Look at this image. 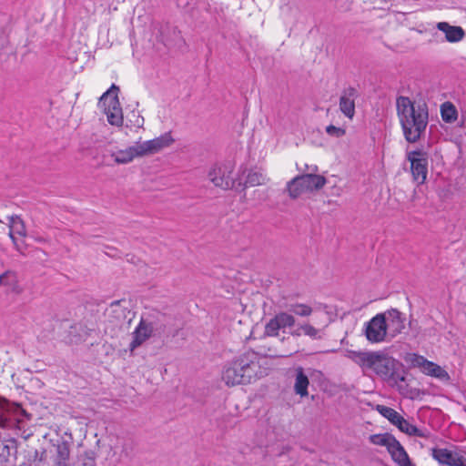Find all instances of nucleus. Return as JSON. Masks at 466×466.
<instances>
[{"label":"nucleus","instance_id":"f257e3e1","mask_svg":"<svg viewBox=\"0 0 466 466\" xmlns=\"http://www.w3.org/2000/svg\"><path fill=\"white\" fill-rule=\"evenodd\" d=\"M396 110L406 141L412 144L420 141L424 137L429 123L427 105L400 96L396 99Z\"/></svg>","mask_w":466,"mask_h":466},{"label":"nucleus","instance_id":"f03ea898","mask_svg":"<svg viewBox=\"0 0 466 466\" xmlns=\"http://www.w3.org/2000/svg\"><path fill=\"white\" fill-rule=\"evenodd\" d=\"M360 361L363 366L372 370L381 380L390 387H400L405 380L402 364L381 351L360 352Z\"/></svg>","mask_w":466,"mask_h":466},{"label":"nucleus","instance_id":"7ed1b4c3","mask_svg":"<svg viewBox=\"0 0 466 466\" xmlns=\"http://www.w3.org/2000/svg\"><path fill=\"white\" fill-rule=\"evenodd\" d=\"M257 363L248 356H241L227 365L222 380L228 386L249 383L256 372Z\"/></svg>","mask_w":466,"mask_h":466},{"label":"nucleus","instance_id":"20e7f679","mask_svg":"<svg viewBox=\"0 0 466 466\" xmlns=\"http://www.w3.org/2000/svg\"><path fill=\"white\" fill-rule=\"evenodd\" d=\"M326 182V178L320 175H299L288 182L287 191L292 199H296L304 193L322 188Z\"/></svg>","mask_w":466,"mask_h":466},{"label":"nucleus","instance_id":"39448f33","mask_svg":"<svg viewBox=\"0 0 466 466\" xmlns=\"http://www.w3.org/2000/svg\"><path fill=\"white\" fill-rule=\"evenodd\" d=\"M407 159L410 162V170L413 180L418 185L425 183L428 175V155L422 150H413L407 153Z\"/></svg>","mask_w":466,"mask_h":466},{"label":"nucleus","instance_id":"423d86ee","mask_svg":"<svg viewBox=\"0 0 466 466\" xmlns=\"http://www.w3.org/2000/svg\"><path fill=\"white\" fill-rule=\"evenodd\" d=\"M232 168L228 165H213L208 177L215 187L222 189H229L234 186V179L231 177Z\"/></svg>","mask_w":466,"mask_h":466},{"label":"nucleus","instance_id":"0eeeda50","mask_svg":"<svg viewBox=\"0 0 466 466\" xmlns=\"http://www.w3.org/2000/svg\"><path fill=\"white\" fill-rule=\"evenodd\" d=\"M365 335L367 339L372 343H379L386 340L389 334L382 313L377 314L369 322H367Z\"/></svg>","mask_w":466,"mask_h":466},{"label":"nucleus","instance_id":"6e6552de","mask_svg":"<svg viewBox=\"0 0 466 466\" xmlns=\"http://www.w3.org/2000/svg\"><path fill=\"white\" fill-rule=\"evenodd\" d=\"M295 324L296 319L293 314L284 311L279 312L267 322L264 333L269 337H277L280 329L293 328Z\"/></svg>","mask_w":466,"mask_h":466},{"label":"nucleus","instance_id":"1a4fd4ad","mask_svg":"<svg viewBox=\"0 0 466 466\" xmlns=\"http://www.w3.org/2000/svg\"><path fill=\"white\" fill-rule=\"evenodd\" d=\"M411 363L414 367L420 368V370L428 376H431L441 380H448L450 379L448 372L444 369L440 365L428 360L423 356L414 355Z\"/></svg>","mask_w":466,"mask_h":466},{"label":"nucleus","instance_id":"9d476101","mask_svg":"<svg viewBox=\"0 0 466 466\" xmlns=\"http://www.w3.org/2000/svg\"><path fill=\"white\" fill-rule=\"evenodd\" d=\"M382 315L385 319L386 329L390 338H394L400 334L405 329V317L397 309H390L384 312Z\"/></svg>","mask_w":466,"mask_h":466},{"label":"nucleus","instance_id":"9b49d317","mask_svg":"<svg viewBox=\"0 0 466 466\" xmlns=\"http://www.w3.org/2000/svg\"><path fill=\"white\" fill-rule=\"evenodd\" d=\"M174 142L169 132L161 135L151 140L139 142L141 151L144 156L155 154L165 147H169Z\"/></svg>","mask_w":466,"mask_h":466},{"label":"nucleus","instance_id":"f8f14e48","mask_svg":"<svg viewBox=\"0 0 466 466\" xmlns=\"http://www.w3.org/2000/svg\"><path fill=\"white\" fill-rule=\"evenodd\" d=\"M358 96L356 88L350 86L345 88L339 97V110L341 113L352 119L355 115V99Z\"/></svg>","mask_w":466,"mask_h":466},{"label":"nucleus","instance_id":"ddd939ff","mask_svg":"<svg viewBox=\"0 0 466 466\" xmlns=\"http://www.w3.org/2000/svg\"><path fill=\"white\" fill-rule=\"evenodd\" d=\"M152 336H156L152 331V327H150L147 322L144 320V318H142L135 330L132 332V341L129 344V350L133 352Z\"/></svg>","mask_w":466,"mask_h":466},{"label":"nucleus","instance_id":"4468645a","mask_svg":"<svg viewBox=\"0 0 466 466\" xmlns=\"http://www.w3.org/2000/svg\"><path fill=\"white\" fill-rule=\"evenodd\" d=\"M24 412L22 407L17 403H11L5 399L0 398V427H9L12 416Z\"/></svg>","mask_w":466,"mask_h":466},{"label":"nucleus","instance_id":"2eb2a0df","mask_svg":"<svg viewBox=\"0 0 466 466\" xmlns=\"http://www.w3.org/2000/svg\"><path fill=\"white\" fill-rule=\"evenodd\" d=\"M431 454L441 466H456L462 457L461 452L446 448H434Z\"/></svg>","mask_w":466,"mask_h":466},{"label":"nucleus","instance_id":"dca6fc26","mask_svg":"<svg viewBox=\"0 0 466 466\" xmlns=\"http://www.w3.org/2000/svg\"><path fill=\"white\" fill-rule=\"evenodd\" d=\"M119 88L117 86L113 84L106 93L100 98V103L105 107V113L107 115V112L115 113L116 110H122L120 106V103L117 97V92Z\"/></svg>","mask_w":466,"mask_h":466},{"label":"nucleus","instance_id":"f3484780","mask_svg":"<svg viewBox=\"0 0 466 466\" xmlns=\"http://www.w3.org/2000/svg\"><path fill=\"white\" fill-rule=\"evenodd\" d=\"M111 157L114 158L116 164H127L131 162L135 157H143V154L139 142H137L135 145L126 149L113 152Z\"/></svg>","mask_w":466,"mask_h":466},{"label":"nucleus","instance_id":"a211bd4d","mask_svg":"<svg viewBox=\"0 0 466 466\" xmlns=\"http://www.w3.org/2000/svg\"><path fill=\"white\" fill-rule=\"evenodd\" d=\"M8 219H9L8 226H9V229H10L9 234H8L9 238L12 239L15 249L19 252H22V249H21L20 246L18 245L15 235L25 237L26 236L25 225L23 219L19 216H16V215L9 217Z\"/></svg>","mask_w":466,"mask_h":466},{"label":"nucleus","instance_id":"6ab92c4d","mask_svg":"<svg viewBox=\"0 0 466 466\" xmlns=\"http://www.w3.org/2000/svg\"><path fill=\"white\" fill-rule=\"evenodd\" d=\"M167 315L160 311H153L149 313L144 320L152 327V331L157 335H161L166 331L167 323Z\"/></svg>","mask_w":466,"mask_h":466},{"label":"nucleus","instance_id":"aec40b11","mask_svg":"<svg viewBox=\"0 0 466 466\" xmlns=\"http://www.w3.org/2000/svg\"><path fill=\"white\" fill-rule=\"evenodd\" d=\"M388 451L398 466H415L399 441L396 440Z\"/></svg>","mask_w":466,"mask_h":466},{"label":"nucleus","instance_id":"412c9836","mask_svg":"<svg viewBox=\"0 0 466 466\" xmlns=\"http://www.w3.org/2000/svg\"><path fill=\"white\" fill-rule=\"evenodd\" d=\"M437 28L445 34L446 40L451 43L461 41L464 35V30L461 26L451 25L447 22H440Z\"/></svg>","mask_w":466,"mask_h":466},{"label":"nucleus","instance_id":"4be33fe9","mask_svg":"<svg viewBox=\"0 0 466 466\" xmlns=\"http://www.w3.org/2000/svg\"><path fill=\"white\" fill-rule=\"evenodd\" d=\"M290 334L293 337L308 336L311 339H320L322 338V329L315 328L309 321L299 323Z\"/></svg>","mask_w":466,"mask_h":466},{"label":"nucleus","instance_id":"5701e85b","mask_svg":"<svg viewBox=\"0 0 466 466\" xmlns=\"http://www.w3.org/2000/svg\"><path fill=\"white\" fill-rule=\"evenodd\" d=\"M295 373L294 391L301 398L307 397L309 395L308 388L309 385V380L305 374L302 367L296 368Z\"/></svg>","mask_w":466,"mask_h":466},{"label":"nucleus","instance_id":"b1692460","mask_svg":"<svg viewBox=\"0 0 466 466\" xmlns=\"http://www.w3.org/2000/svg\"><path fill=\"white\" fill-rule=\"evenodd\" d=\"M394 426H396L401 432L409 436L428 438L430 435L428 431L417 428L415 425L410 423L407 420H405L402 416L400 418V420Z\"/></svg>","mask_w":466,"mask_h":466},{"label":"nucleus","instance_id":"393cba45","mask_svg":"<svg viewBox=\"0 0 466 466\" xmlns=\"http://www.w3.org/2000/svg\"><path fill=\"white\" fill-rule=\"evenodd\" d=\"M55 466H69V445L66 441L57 443L55 447Z\"/></svg>","mask_w":466,"mask_h":466},{"label":"nucleus","instance_id":"a878e982","mask_svg":"<svg viewBox=\"0 0 466 466\" xmlns=\"http://www.w3.org/2000/svg\"><path fill=\"white\" fill-rule=\"evenodd\" d=\"M441 116L445 123H454L458 118L456 106L450 101L444 102L441 105Z\"/></svg>","mask_w":466,"mask_h":466},{"label":"nucleus","instance_id":"bb28decb","mask_svg":"<svg viewBox=\"0 0 466 466\" xmlns=\"http://www.w3.org/2000/svg\"><path fill=\"white\" fill-rule=\"evenodd\" d=\"M370 443L378 446L386 447L387 451L391 447V444L397 440L390 433L372 434L369 438Z\"/></svg>","mask_w":466,"mask_h":466},{"label":"nucleus","instance_id":"cd10ccee","mask_svg":"<svg viewBox=\"0 0 466 466\" xmlns=\"http://www.w3.org/2000/svg\"><path fill=\"white\" fill-rule=\"evenodd\" d=\"M17 276L15 271L6 270L0 274V286L8 288L11 290H15L17 287Z\"/></svg>","mask_w":466,"mask_h":466},{"label":"nucleus","instance_id":"c85d7f7f","mask_svg":"<svg viewBox=\"0 0 466 466\" xmlns=\"http://www.w3.org/2000/svg\"><path fill=\"white\" fill-rule=\"evenodd\" d=\"M376 410L381 416L386 418L392 425H395L401 417V415L397 410L388 406L378 405Z\"/></svg>","mask_w":466,"mask_h":466},{"label":"nucleus","instance_id":"c756f323","mask_svg":"<svg viewBox=\"0 0 466 466\" xmlns=\"http://www.w3.org/2000/svg\"><path fill=\"white\" fill-rule=\"evenodd\" d=\"M289 311L293 315L305 318L310 316L313 312V309L307 304L295 303L289 306Z\"/></svg>","mask_w":466,"mask_h":466},{"label":"nucleus","instance_id":"7c9ffc66","mask_svg":"<svg viewBox=\"0 0 466 466\" xmlns=\"http://www.w3.org/2000/svg\"><path fill=\"white\" fill-rule=\"evenodd\" d=\"M267 181V178L258 172H250L248 173L246 184L249 185L250 187L263 185Z\"/></svg>","mask_w":466,"mask_h":466},{"label":"nucleus","instance_id":"2f4dec72","mask_svg":"<svg viewBox=\"0 0 466 466\" xmlns=\"http://www.w3.org/2000/svg\"><path fill=\"white\" fill-rule=\"evenodd\" d=\"M76 332L79 339H85L90 335V329L83 323H76L71 326V333Z\"/></svg>","mask_w":466,"mask_h":466},{"label":"nucleus","instance_id":"473e14b6","mask_svg":"<svg viewBox=\"0 0 466 466\" xmlns=\"http://www.w3.org/2000/svg\"><path fill=\"white\" fill-rule=\"evenodd\" d=\"M107 121L113 125L119 127L123 123L122 110H116L115 113L107 112Z\"/></svg>","mask_w":466,"mask_h":466},{"label":"nucleus","instance_id":"72a5a7b5","mask_svg":"<svg viewBox=\"0 0 466 466\" xmlns=\"http://www.w3.org/2000/svg\"><path fill=\"white\" fill-rule=\"evenodd\" d=\"M110 312L117 317H125V309L120 307V300L114 301L110 304Z\"/></svg>","mask_w":466,"mask_h":466},{"label":"nucleus","instance_id":"f704fd0d","mask_svg":"<svg viewBox=\"0 0 466 466\" xmlns=\"http://www.w3.org/2000/svg\"><path fill=\"white\" fill-rule=\"evenodd\" d=\"M326 132L331 137H341L345 135V129L329 125L326 127Z\"/></svg>","mask_w":466,"mask_h":466},{"label":"nucleus","instance_id":"c9c22d12","mask_svg":"<svg viewBox=\"0 0 466 466\" xmlns=\"http://www.w3.org/2000/svg\"><path fill=\"white\" fill-rule=\"evenodd\" d=\"M456 466H466V458L462 455Z\"/></svg>","mask_w":466,"mask_h":466},{"label":"nucleus","instance_id":"e433bc0d","mask_svg":"<svg viewBox=\"0 0 466 466\" xmlns=\"http://www.w3.org/2000/svg\"><path fill=\"white\" fill-rule=\"evenodd\" d=\"M35 240L37 242H44L45 241V239L43 238H36Z\"/></svg>","mask_w":466,"mask_h":466},{"label":"nucleus","instance_id":"4c0bfd02","mask_svg":"<svg viewBox=\"0 0 466 466\" xmlns=\"http://www.w3.org/2000/svg\"><path fill=\"white\" fill-rule=\"evenodd\" d=\"M164 44H165V46H167L168 47L172 46V44L168 41L165 42Z\"/></svg>","mask_w":466,"mask_h":466},{"label":"nucleus","instance_id":"58836bf2","mask_svg":"<svg viewBox=\"0 0 466 466\" xmlns=\"http://www.w3.org/2000/svg\"><path fill=\"white\" fill-rule=\"evenodd\" d=\"M317 169H318L317 166H314V167L311 168V170H312V171H316Z\"/></svg>","mask_w":466,"mask_h":466}]
</instances>
